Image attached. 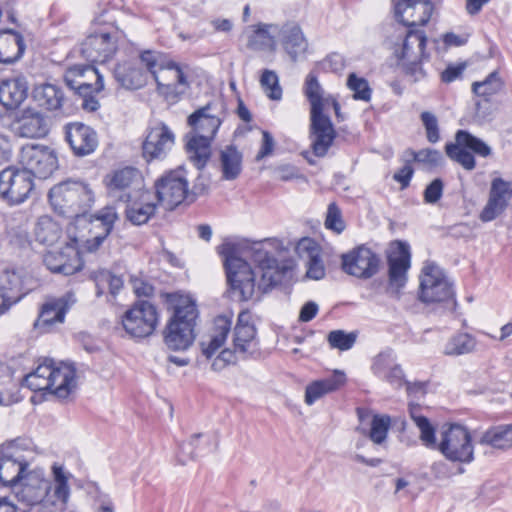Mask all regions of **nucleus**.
Instances as JSON below:
<instances>
[{"instance_id": "1", "label": "nucleus", "mask_w": 512, "mask_h": 512, "mask_svg": "<svg viewBox=\"0 0 512 512\" xmlns=\"http://www.w3.org/2000/svg\"><path fill=\"white\" fill-rule=\"evenodd\" d=\"M17 451H0V482L11 486L23 512H64L70 496L68 476L62 466H52L53 479L43 469L27 470Z\"/></svg>"}, {"instance_id": "2", "label": "nucleus", "mask_w": 512, "mask_h": 512, "mask_svg": "<svg viewBox=\"0 0 512 512\" xmlns=\"http://www.w3.org/2000/svg\"><path fill=\"white\" fill-rule=\"evenodd\" d=\"M231 325L230 317L217 316L207 339L200 342L202 355L211 361V369L215 372H221L239 360L256 358L259 355L256 328L250 323V314L247 312H242L238 316L233 333V349L224 348L219 351L226 342Z\"/></svg>"}, {"instance_id": "3", "label": "nucleus", "mask_w": 512, "mask_h": 512, "mask_svg": "<svg viewBox=\"0 0 512 512\" xmlns=\"http://www.w3.org/2000/svg\"><path fill=\"white\" fill-rule=\"evenodd\" d=\"M303 93L310 103V138L315 156L324 157L332 146L336 132L330 118L323 111L329 105L331 94H326L314 73L306 76Z\"/></svg>"}, {"instance_id": "4", "label": "nucleus", "mask_w": 512, "mask_h": 512, "mask_svg": "<svg viewBox=\"0 0 512 512\" xmlns=\"http://www.w3.org/2000/svg\"><path fill=\"white\" fill-rule=\"evenodd\" d=\"M212 110L208 104L188 117V124L195 135L187 141L186 150L189 160L199 170L206 166L211 156V142L222 123Z\"/></svg>"}, {"instance_id": "5", "label": "nucleus", "mask_w": 512, "mask_h": 512, "mask_svg": "<svg viewBox=\"0 0 512 512\" xmlns=\"http://www.w3.org/2000/svg\"><path fill=\"white\" fill-rule=\"evenodd\" d=\"M23 384L33 391L67 398L76 388V370L68 364L55 366L53 360L46 359L25 376Z\"/></svg>"}, {"instance_id": "6", "label": "nucleus", "mask_w": 512, "mask_h": 512, "mask_svg": "<svg viewBox=\"0 0 512 512\" xmlns=\"http://www.w3.org/2000/svg\"><path fill=\"white\" fill-rule=\"evenodd\" d=\"M53 209L67 218L85 215L95 197L89 184L79 180H66L52 187L48 194Z\"/></svg>"}, {"instance_id": "7", "label": "nucleus", "mask_w": 512, "mask_h": 512, "mask_svg": "<svg viewBox=\"0 0 512 512\" xmlns=\"http://www.w3.org/2000/svg\"><path fill=\"white\" fill-rule=\"evenodd\" d=\"M218 252L223 257L231 297L238 301L252 299L256 289L255 272L238 256V246L225 242L218 248Z\"/></svg>"}, {"instance_id": "8", "label": "nucleus", "mask_w": 512, "mask_h": 512, "mask_svg": "<svg viewBox=\"0 0 512 512\" xmlns=\"http://www.w3.org/2000/svg\"><path fill=\"white\" fill-rule=\"evenodd\" d=\"M197 318L196 303L190 298H181L163 332L164 342L169 349L181 351L192 345Z\"/></svg>"}, {"instance_id": "9", "label": "nucleus", "mask_w": 512, "mask_h": 512, "mask_svg": "<svg viewBox=\"0 0 512 512\" xmlns=\"http://www.w3.org/2000/svg\"><path fill=\"white\" fill-rule=\"evenodd\" d=\"M66 85L81 98V107L88 112H95L100 104L96 94L104 88L103 77L92 65H74L64 73Z\"/></svg>"}, {"instance_id": "10", "label": "nucleus", "mask_w": 512, "mask_h": 512, "mask_svg": "<svg viewBox=\"0 0 512 512\" xmlns=\"http://www.w3.org/2000/svg\"><path fill=\"white\" fill-rule=\"evenodd\" d=\"M123 37V32L118 28H97L81 43L79 52L89 62L104 63L115 55Z\"/></svg>"}, {"instance_id": "11", "label": "nucleus", "mask_w": 512, "mask_h": 512, "mask_svg": "<svg viewBox=\"0 0 512 512\" xmlns=\"http://www.w3.org/2000/svg\"><path fill=\"white\" fill-rule=\"evenodd\" d=\"M427 37L424 31L410 29L400 48L395 49L398 65L412 81L416 82L424 77L421 61L425 57Z\"/></svg>"}, {"instance_id": "12", "label": "nucleus", "mask_w": 512, "mask_h": 512, "mask_svg": "<svg viewBox=\"0 0 512 512\" xmlns=\"http://www.w3.org/2000/svg\"><path fill=\"white\" fill-rule=\"evenodd\" d=\"M158 323L157 307L148 300L136 301L122 317L123 328L134 338H145L152 335Z\"/></svg>"}, {"instance_id": "13", "label": "nucleus", "mask_w": 512, "mask_h": 512, "mask_svg": "<svg viewBox=\"0 0 512 512\" xmlns=\"http://www.w3.org/2000/svg\"><path fill=\"white\" fill-rule=\"evenodd\" d=\"M33 188V179L23 168L8 166L0 172V197L9 205L26 201Z\"/></svg>"}, {"instance_id": "14", "label": "nucleus", "mask_w": 512, "mask_h": 512, "mask_svg": "<svg viewBox=\"0 0 512 512\" xmlns=\"http://www.w3.org/2000/svg\"><path fill=\"white\" fill-rule=\"evenodd\" d=\"M438 448L448 460L453 462L470 463L474 459L471 436L461 425H450L444 430Z\"/></svg>"}, {"instance_id": "15", "label": "nucleus", "mask_w": 512, "mask_h": 512, "mask_svg": "<svg viewBox=\"0 0 512 512\" xmlns=\"http://www.w3.org/2000/svg\"><path fill=\"white\" fill-rule=\"evenodd\" d=\"M23 169L29 171L31 177L47 179L58 168V158L54 149L39 144H27L21 149Z\"/></svg>"}, {"instance_id": "16", "label": "nucleus", "mask_w": 512, "mask_h": 512, "mask_svg": "<svg viewBox=\"0 0 512 512\" xmlns=\"http://www.w3.org/2000/svg\"><path fill=\"white\" fill-rule=\"evenodd\" d=\"M452 283L434 265H426L420 280V300L425 303L452 302L455 304Z\"/></svg>"}, {"instance_id": "17", "label": "nucleus", "mask_w": 512, "mask_h": 512, "mask_svg": "<svg viewBox=\"0 0 512 512\" xmlns=\"http://www.w3.org/2000/svg\"><path fill=\"white\" fill-rule=\"evenodd\" d=\"M381 258L366 245H359L341 256L342 270L358 279H370L380 269Z\"/></svg>"}, {"instance_id": "18", "label": "nucleus", "mask_w": 512, "mask_h": 512, "mask_svg": "<svg viewBox=\"0 0 512 512\" xmlns=\"http://www.w3.org/2000/svg\"><path fill=\"white\" fill-rule=\"evenodd\" d=\"M159 203L168 210L180 205L188 195V180L183 167L164 174L155 183Z\"/></svg>"}, {"instance_id": "19", "label": "nucleus", "mask_w": 512, "mask_h": 512, "mask_svg": "<svg viewBox=\"0 0 512 512\" xmlns=\"http://www.w3.org/2000/svg\"><path fill=\"white\" fill-rule=\"evenodd\" d=\"M252 250V259L257 264V270L260 273L257 288L266 293L282 282L288 269L284 265H279L278 261L270 256L260 244H255Z\"/></svg>"}, {"instance_id": "20", "label": "nucleus", "mask_w": 512, "mask_h": 512, "mask_svg": "<svg viewBox=\"0 0 512 512\" xmlns=\"http://www.w3.org/2000/svg\"><path fill=\"white\" fill-rule=\"evenodd\" d=\"M389 265V287L388 293L399 298L400 289L403 288L407 281V271L410 267V251L409 246L401 241H396L388 255Z\"/></svg>"}, {"instance_id": "21", "label": "nucleus", "mask_w": 512, "mask_h": 512, "mask_svg": "<svg viewBox=\"0 0 512 512\" xmlns=\"http://www.w3.org/2000/svg\"><path fill=\"white\" fill-rule=\"evenodd\" d=\"M392 3L396 20L409 28L426 25L434 10L430 0H392Z\"/></svg>"}, {"instance_id": "22", "label": "nucleus", "mask_w": 512, "mask_h": 512, "mask_svg": "<svg viewBox=\"0 0 512 512\" xmlns=\"http://www.w3.org/2000/svg\"><path fill=\"white\" fill-rule=\"evenodd\" d=\"M175 144L174 132L163 122L151 127L142 144L143 157L147 161L166 158Z\"/></svg>"}, {"instance_id": "23", "label": "nucleus", "mask_w": 512, "mask_h": 512, "mask_svg": "<svg viewBox=\"0 0 512 512\" xmlns=\"http://www.w3.org/2000/svg\"><path fill=\"white\" fill-rule=\"evenodd\" d=\"M512 198V182L497 177L491 181L488 200L479 214V219L486 223L501 215L508 207Z\"/></svg>"}, {"instance_id": "24", "label": "nucleus", "mask_w": 512, "mask_h": 512, "mask_svg": "<svg viewBox=\"0 0 512 512\" xmlns=\"http://www.w3.org/2000/svg\"><path fill=\"white\" fill-rule=\"evenodd\" d=\"M75 302V296L71 292L47 301L42 305L38 319L34 324L35 328L42 332H48L55 324L63 323L66 313Z\"/></svg>"}, {"instance_id": "25", "label": "nucleus", "mask_w": 512, "mask_h": 512, "mask_svg": "<svg viewBox=\"0 0 512 512\" xmlns=\"http://www.w3.org/2000/svg\"><path fill=\"white\" fill-rule=\"evenodd\" d=\"M117 220L115 207L106 206L99 210L91 220V237L84 242L83 248L88 252L97 251L113 230Z\"/></svg>"}, {"instance_id": "26", "label": "nucleus", "mask_w": 512, "mask_h": 512, "mask_svg": "<svg viewBox=\"0 0 512 512\" xmlns=\"http://www.w3.org/2000/svg\"><path fill=\"white\" fill-rule=\"evenodd\" d=\"M65 138L76 156H87L98 146L96 131L80 122L68 123L65 126Z\"/></svg>"}, {"instance_id": "27", "label": "nucleus", "mask_w": 512, "mask_h": 512, "mask_svg": "<svg viewBox=\"0 0 512 512\" xmlns=\"http://www.w3.org/2000/svg\"><path fill=\"white\" fill-rule=\"evenodd\" d=\"M44 264L53 273L72 275L81 270L82 261L77 241L66 245L62 251L48 252L44 256Z\"/></svg>"}, {"instance_id": "28", "label": "nucleus", "mask_w": 512, "mask_h": 512, "mask_svg": "<svg viewBox=\"0 0 512 512\" xmlns=\"http://www.w3.org/2000/svg\"><path fill=\"white\" fill-rule=\"evenodd\" d=\"M28 277L22 268L5 265L0 267V291L18 303L30 290Z\"/></svg>"}, {"instance_id": "29", "label": "nucleus", "mask_w": 512, "mask_h": 512, "mask_svg": "<svg viewBox=\"0 0 512 512\" xmlns=\"http://www.w3.org/2000/svg\"><path fill=\"white\" fill-rule=\"evenodd\" d=\"M158 75L164 84H170V86H160L157 84L158 91L167 97L177 98L185 94L190 88L184 70L175 62L159 66Z\"/></svg>"}, {"instance_id": "30", "label": "nucleus", "mask_w": 512, "mask_h": 512, "mask_svg": "<svg viewBox=\"0 0 512 512\" xmlns=\"http://www.w3.org/2000/svg\"><path fill=\"white\" fill-rule=\"evenodd\" d=\"M297 255L306 261L308 278L320 280L325 276V267L321 259L320 247L315 240L304 237L296 245Z\"/></svg>"}, {"instance_id": "31", "label": "nucleus", "mask_w": 512, "mask_h": 512, "mask_svg": "<svg viewBox=\"0 0 512 512\" xmlns=\"http://www.w3.org/2000/svg\"><path fill=\"white\" fill-rule=\"evenodd\" d=\"M278 38L292 61H296L308 48V42L302 29L296 23H286L279 27Z\"/></svg>"}, {"instance_id": "32", "label": "nucleus", "mask_w": 512, "mask_h": 512, "mask_svg": "<svg viewBox=\"0 0 512 512\" xmlns=\"http://www.w3.org/2000/svg\"><path fill=\"white\" fill-rule=\"evenodd\" d=\"M26 49L24 37L13 29L0 31V63L12 64L22 58Z\"/></svg>"}, {"instance_id": "33", "label": "nucleus", "mask_w": 512, "mask_h": 512, "mask_svg": "<svg viewBox=\"0 0 512 512\" xmlns=\"http://www.w3.org/2000/svg\"><path fill=\"white\" fill-rule=\"evenodd\" d=\"M115 80L125 89H139L146 84L147 73L135 60L117 64L114 69Z\"/></svg>"}, {"instance_id": "34", "label": "nucleus", "mask_w": 512, "mask_h": 512, "mask_svg": "<svg viewBox=\"0 0 512 512\" xmlns=\"http://www.w3.org/2000/svg\"><path fill=\"white\" fill-rule=\"evenodd\" d=\"M346 382L345 373L335 370L334 373L324 379L316 380L307 385L305 390V402L308 405L314 404L324 395L338 390Z\"/></svg>"}, {"instance_id": "35", "label": "nucleus", "mask_w": 512, "mask_h": 512, "mask_svg": "<svg viewBox=\"0 0 512 512\" xmlns=\"http://www.w3.org/2000/svg\"><path fill=\"white\" fill-rule=\"evenodd\" d=\"M27 91L24 78L4 79L0 82V103L6 109H16L26 99Z\"/></svg>"}, {"instance_id": "36", "label": "nucleus", "mask_w": 512, "mask_h": 512, "mask_svg": "<svg viewBox=\"0 0 512 512\" xmlns=\"http://www.w3.org/2000/svg\"><path fill=\"white\" fill-rule=\"evenodd\" d=\"M279 26L275 24H258L248 38V47L257 51L274 52L277 47Z\"/></svg>"}, {"instance_id": "37", "label": "nucleus", "mask_w": 512, "mask_h": 512, "mask_svg": "<svg viewBox=\"0 0 512 512\" xmlns=\"http://www.w3.org/2000/svg\"><path fill=\"white\" fill-rule=\"evenodd\" d=\"M220 169L224 180L236 179L242 171V153L234 145H228L219 153Z\"/></svg>"}, {"instance_id": "38", "label": "nucleus", "mask_w": 512, "mask_h": 512, "mask_svg": "<svg viewBox=\"0 0 512 512\" xmlns=\"http://www.w3.org/2000/svg\"><path fill=\"white\" fill-rule=\"evenodd\" d=\"M33 99L39 107L53 111L62 107L64 94L56 85L46 83L34 88Z\"/></svg>"}, {"instance_id": "39", "label": "nucleus", "mask_w": 512, "mask_h": 512, "mask_svg": "<svg viewBox=\"0 0 512 512\" xmlns=\"http://www.w3.org/2000/svg\"><path fill=\"white\" fill-rule=\"evenodd\" d=\"M479 443L489 445L496 449H508L512 447V425L494 426L485 431Z\"/></svg>"}, {"instance_id": "40", "label": "nucleus", "mask_w": 512, "mask_h": 512, "mask_svg": "<svg viewBox=\"0 0 512 512\" xmlns=\"http://www.w3.org/2000/svg\"><path fill=\"white\" fill-rule=\"evenodd\" d=\"M409 413L415 425L420 430V439L428 448L436 446L435 429L428 418L421 414V406L418 404L409 405Z\"/></svg>"}, {"instance_id": "41", "label": "nucleus", "mask_w": 512, "mask_h": 512, "mask_svg": "<svg viewBox=\"0 0 512 512\" xmlns=\"http://www.w3.org/2000/svg\"><path fill=\"white\" fill-rule=\"evenodd\" d=\"M503 88L504 81L497 71L491 72L483 81L472 84L473 93L485 101H490L491 97L499 94Z\"/></svg>"}, {"instance_id": "42", "label": "nucleus", "mask_w": 512, "mask_h": 512, "mask_svg": "<svg viewBox=\"0 0 512 512\" xmlns=\"http://www.w3.org/2000/svg\"><path fill=\"white\" fill-rule=\"evenodd\" d=\"M476 345V339L472 335L461 332L449 338L443 352L448 356H460L473 352Z\"/></svg>"}, {"instance_id": "43", "label": "nucleus", "mask_w": 512, "mask_h": 512, "mask_svg": "<svg viewBox=\"0 0 512 512\" xmlns=\"http://www.w3.org/2000/svg\"><path fill=\"white\" fill-rule=\"evenodd\" d=\"M92 278L96 285V295L98 297L104 294L106 288L109 289L111 295L116 296L124 284L120 276H116L105 269L93 272Z\"/></svg>"}, {"instance_id": "44", "label": "nucleus", "mask_w": 512, "mask_h": 512, "mask_svg": "<svg viewBox=\"0 0 512 512\" xmlns=\"http://www.w3.org/2000/svg\"><path fill=\"white\" fill-rule=\"evenodd\" d=\"M19 130L23 137H42L47 132L46 121L40 113L25 115L20 121Z\"/></svg>"}, {"instance_id": "45", "label": "nucleus", "mask_w": 512, "mask_h": 512, "mask_svg": "<svg viewBox=\"0 0 512 512\" xmlns=\"http://www.w3.org/2000/svg\"><path fill=\"white\" fill-rule=\"evenodd\" d=\"M37 241L45 245H53L61 235L59 225L49 217L41 218L35 228Z\"/></svg>"}, {"instance_id": "46", "label": "nucleus", "mask_w": 512, "mask_h": 512, "mask_svg": "<svg viewBox=\"0 0 512 512\" xmlns=\"http://www.w3.org/2000/svg\"><path fill=\"white\" fill-rule=\"evenodd\" d=\"M455 139L460 145H463L478 156L488 157L492 154L490 146L465 130L457 131Z\"/></svg>"}, {"instance_id": "47", "label": "nucleus", "mask_w": 512, "mask_h": 512, "mask_svg": "<svg viewBox=\"0 0 512 512\" xmlns=\"http://www.w3.org/2000/svg\"><path fill=\"white\" fill-rule=\"evenodd\" d=\"M445 151L447 156L460 164L464 169L471 171L476 166L475 157L467 148L463 145H460L457 141L456 143H449L445 146Z\"/></svg>"}, {"instance_id": "48", "label": "nucleus", "mask_w": 512, "mask_h": 512, "mask_svg": "<svg viewBox=\"0 0 512 512\" xmlns=\"http://www.w3.org/2000/svg\"><path fill=\"white\" fill-rule=\"evenodd\" d=\"M156 205L151 202L133 203L126 208V217L134 225L145 224L155 213Z\"/></svg>"}, {"instance_id": "49", "label": "nucleus", "mask_w": 512, "mask_h": 512, "mask_svg": "<svg viewBox=\"0 0 512 512\" xmlns=\"http://www.w3.org/2000/svg\"><path fill=\"white\" fill-rule=\"evenodd\" d=\"M347 87L353 92L355 100L364 102L371 100L372 89L365 78L359 77L355 73H350L347 78Z\"/></svg>"}, {"instance_id": "50", "label": "nucleus", "mask_w": 512, "mask_h": 512, "mask_svg": "<svg viewBox=\"0 0 512 512\" xmlns=\"http://www.w3.org/2000/svg\"><path fill=\"white\" fill-rule=\"evenodd\" d=\"M391 425L388 415H373L369 438L375 444H382L386 438Z\"/></svg>"}, {"instance_id": "51", "label": "nucleus", "mask_w": 512, "mask_h": 512, "mask_svg": "<svg viewBox=\"0 0 512 512\" xmlns=\"http://www.w3.org/2000/svg\"><path fill=\"white\" fill-rule=\"evenodd\" d=\"M139 178V171L132 167H125L113 173L110 181V189L124 190Z\"/></svg>"}, {"instance_id": "52", "label": "nucleus", "mask_w": 512, "mask_h": 512, "mask_svg": "<svg viewBox=\"0 0 512 512\" xmlns=\"http://www.w3.org/2000/svg\"><path fill=\"white\" fill-rule=\"evenodd\" d=\"M357 339L356 332H345L344 330H333L327 335V341L331 348L340 351L351 349Z\"/></svg>"}, {"instance_id": "53", "label": "nucleus", "mask_w": 512, "mask_h": 512, "mask_svg": "<svg viewBox=\"0 0 512 512\" xmlns=\"http://www.w3.org/2000/svg\"><path fill=\"white\" fill-rule=\"evenodd\" d=\"M397 364L395 353L390 349L385 350L374 358L372 371L377 377L381 378Z\"/></svg>"}, {"instance_id": "54", "label": "nucleus", "mask_w": 512, "mask_h": 512, "mask_svg": "<svg viewBox=\"0 0 512 512\" xmlns=\"http://www.w3.org/2000/svg\"><path fill=\"white\" fill-rule=\"evenodd\" d=\"M260 84L270 99H281L282 89L279 86L278 76L275 72L271 70H265L261 76Z\"/></svg>"}, {"instance_id": "55", "label": "nucleus", "mask_w": 512, "mask_h": 512, "mask_svg": "<svg viewBox=\"0 0 512 512\" xmlns=\"http://www.w3.org/2000/svg\"><path fill=\"white\" fill-rule=\"evenodd\" d=\"M413 160L429 167L440 166L443 162V155L440 151L431 148L421 149L417 152H412Z\"/></svg>"}, {"instance_id": "56", "label": "nucleus", "mask_w": 512, "mask_h": 512, "mask_svg": "<svg viewBox=\"0 0 512 512\" xmlns=\"http://www.w3.org/2000/svg\"><path fill=\"white\" fill-rule=\"evenodd\" d=\"M420 118L426 131L427 140L430 143H437L440 140L437 117L429 111H424L421 113Z\"/></svg>"}, {"instance_id": "57", "label": "nucleus", "mask_w": 512, "mask_h": 512, "mask_svg": "<svg viewBox=\"0 0 512 512\" xmlns=\"http://www.w3.org/2000/svg\"><path fill=\"white\" fill-rule=\"evenodd\" d=\"M139 65H145L147 71L153 76L156 84L160 86H170V84H164L160 76L158 75L157 67L158 61L154 52L146 50L139 56V60H136Z\"/></svg>"}, {"instance_id": "58", "label": "nucleus", "mask_w": 512, "mask_h": 512, "mask_svg": "<svg viewBox=\"0 0 512 512\" xmlns=\"http://www.w3.org/2000/svg\"><path fill=\"white\" fill-rule=\"evenodd\" d=\"M325 226L327 229L333 230L338 234L345 229V224L341 218V211L335 203H331L328 206Z\"/></svg>"}, {"instance_id": "59", "label": "nucleus", "mask_w": 512, "mask_h": 512, "mask_svg": "<svg viewBox=\"0 0 512 512\" xmlns=\"http://www.w3.org/2000/svg\"><path fill=\"white\" fill-rule=\"evenodd\" d=\"M443 188V181L440 178L434 179L424 190V201L429 204L438 202L442 197Z\"/></svg>"}, {"instance_id": "60", "label": "nucleus", "mask_w": 512, "mask_h": 512, "mask_svg": "<svg viewBox=\"0 0 512 512\" xmlns=\"http://www.w3.org/2000/svg\"><path fill=\"white\" fill-rule=\"evenodd\" d=\"M381 379L385 380L397 389L401 388L406 380L404 371L400 364L395 365L391 370L384 374Z\"/></svg>"}, {"instance_id": "61", "label": "nucleus", "mask_w": 512, "mask_h": 512, "mask_svg": "<svg viewBox=\"0 0 512 512\" xmlns=\"http://www.w3.org/2000/svg\"><path fill=\"white\" fill-rule=\"evenodd\" d=\"M413 174L414 169L409 163H407L401 169L394 173L393 179L401 184V189H405L409 186Z\"/></svg>"}, {"instance_id": "62", "label": "nucleus", "mask_w": 512, "mask_h": 512, "mask_svg": "<svg viewBox=\"0 0 512 512\" xmlns=\"http://www.w3.org/2000/svg\"><path fill=\"white\" fill-rule=\"evenodd\" d=\"M275 174L276 178L282 181H289L300 177L298 169L290 164H283L276 167Z\"/></svg>"}, {"instance_id": "63", "label": "nucleus", "mask_w": 512, "mask_h": 512, "mask_svg": "<svg viewBox=\"0 0 512 512\" xmlns=\"http://www.w3.org/2000/svg\"><path fill=\"white\" fill-rule=\"evenodd\" d=\"M201 437H203V434L197 433L192 435L188 442L183 443L180 446L182 455L186 456L188 459H195L198 456V453L196 452L197 442Z\"/></svg>"}, {"instance_id": "64", "label": "nucleus", "mask_w": 512, "mask_h": 512, "mask_svg": "<svg viewBox=\"0 0 512 512\" xmlns=\"http://www.w3.org/2000/svg\"><path fill=\"white\" fill-rule=\"evenodd\" d=\"M322 65L331 72H340L344 68V59L340 54L332 53L323 60Z\"/></svg>"}]
</instances>
